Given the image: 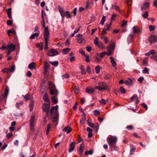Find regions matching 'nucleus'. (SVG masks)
<instances>
[{
  "instance_id": "1",
  "label": "nucleus",
  "mask_w": 157,
  "mask_h": 157,
  "mask_svg": "<svg viewBox=\"0 0 157 157\" xmlns=\"http://www.w3.org/2000/svg\"><path fill=\"white\" fill-rule=\"evenodd\" d=\"M58 109V105L53 106L51 109L50 113L52 116L53 122H57V123L58 122L59 117Z\"/></svg>"
},
{
  "instance_id": "5",
  "label": "nucleus",
  "mask_w": 157,
  "mask_h": 157,
  "mask_svg": "<svg viewBox=\"0 0 157 157\" xmlns=\"http://www.w3.org/2000/svg\"><path fill=\"white\" fill-rule=\"evenodd\" d=\"M35 121L34 117L33 116H32L29 121L30 129L32 131H33L34 130L35 126Z\"/></svg>"
},
{
  "instance_id": "12",
  "label": "nucleus",
  "mask_w": 157,
  "mask_h": 157,
  "mask_svg": "<svg viewBox=\"0 0 157 157\" xmlns=\"http://www.w3.org/2000/svg\"><path fill=\"white\" fill-rule=\"evenodd\" d=\"M90 126L94 128V130L96 131L98 129L99 125L98 123H92Z\"/></svg>"
},
{
  "instance_id": "56",
  "label": "nucleus",
  "mask_w": 157,
  "mask_h": 157,
  "mask_svg": "<svg viewBox=\"0 0 157 157\" xmlns=\"http://www.w3.org/2000/svg\"><path fill=\"white\" fill-rule=\"evenodd\" d=\"M99 42L98 41V39L97 37H96L94 40V43L97 45Z\"/></svg>"
},
{
  "instance_id": "30",
  "label": "nucleus",
  "mask_w": 157,
  "mask_h": 157,
  "mask_svg": "<svg viewBox=\"0 0 157 157\" xmlns=\"http://www.w3.org/2000/svg\"><path fill=\"white\" fill-rule=\"evenodd\" d=\"M134 34L132 33H131L129 35L128 38V42H130L131 41L132 39L134 37Z\"/></svg>"
},
{
  "instance_id": "2",
  "label": "nucleus",
  "mask_w": 157,
  "mask_h": 157,
  "mask_svg": "<svg viewBox=\"0 0 157 157\" xmlns=\"http://www.w3.org/2000/svg\"><path fill=\"white\" fill-rule=\"evenodd\" d=\"M117 140V138L115 136H112L107 139L108 143L112 149L113 148L114 150H115V146Z\"/></svg>"
},
{
  "instance_id": "53",
  "label": "nucleus",
  "mask_w": 157,
  "mask_h": 157,
  "mask_svg": "<svg viewBox=\"0 0 157 157\" xmlns=\"http://www.w3.org/2000/svg\"><path fill=\"white\" fill-rule=\"evenodd\" d=\"M12 136H13V134H12V133L10 132V133H8L6 135V137L8 139H9V138H10Z\"/></svg>"
},
{
  "instance_id": "10",
  "label": "nucleus",
  "mask_w": 157,
  "mask_h": 157,
  "mask_svg": "<svg viewBox=\"0 0 157 157\" xmlns=\"http://www.w3.org/2000/svg\"><path fill=\"white\" fill-rule=\"evenodd\" d=\"M43 111L44 112L47 113V114L48 113V111L49 109V106L47 103L44 104L42 107Z\"/></svg>"
},
{
  "instance_id": "58",
  "label": "nucleus",
  "mask_w": 157,
  "mask_h": 157,
  "mask_svg": "<svg viewBox=\"0 0 157 157\" xmlns=\"http://www.w3.org/2000/svg\"><path fill=\"white\" fill-rule=\"evenodd\" d=\"M99 101L101 104L103 105H105L106 103V101L104 99H103L101 100H100Z\"/></svg>"
},
{
  "instance_id": "43",
  "label": "nucleus",
  "mask_w": 157,
  "mask_h": 157,
  "mask_svg": "<svg viewBox=\"0 0 157 157\" xmlns=\"http://www.w3.org/2000/svg\"><path fill=\"white\" fill-rule=\"evenodd\" d=\"M142 17L144 18H147L148 16V13L147 11H145L144 13L142 14Z\"/></svg>"
},
{
  "instance_id": "25",
  "label": "nucleus",
  "mask_w": 157,
  "mask_h": 157,
  "mask_svg": "<svg viewBox=\"0 0 157 157\" xmlns=\"http://www.w3.org/2000/svg\"><path fill=\"white\" fill-rule=\"evenodd\" d=\"M7 33L9 35H10V33H12L14 34H16L15 31L13 29L8 30Z\"/></svg>"
},
{
  "instance_id": "44",
  "label": "nucleus",
  "mask_w": 157,
  "mask_h": 157,
  "mask_svg": "<svg viewBox=\"0 0 157 157\" xmlns=\"http://www.w3.org/2000/svg\"><path fill=\"white\" fill-rule=\"evenodd\" d=\"M52 101L54 103H57L58 102L57 100L56 99V98L55 96H53L52 97Z\"/></svg>"
},
{
  "instance_id": "59",
  "label": "nucleus",
  "mask_w": 157,
  "mask_h": 157,
  "mask_svg": "<svg viewBox=\"0 0 157 157\" xmlns=\"http://www.w3.org/2000/svg\"><path fill=\"white\" fill-rule=\"evenodd\" d=\"M127 21H123L122 24H121V26L122 27H123L125 26L127 24Z\"/></svg>"
},
{
  "instance_id": "42",
  "label": "nucleus",
  "mask_w": 157,
  "mask_h": 157,
  "mask_svg": "<svg viewBox=\"0 0 157 157\" xmlns=\"http://www.w3.org/2000/svg\"><path fill=\"white\" fill-rule=\"evenodd\" d=\"M25 101H27L29 99L30 95L29 94H27L25 95L24 97Z\"/></svg>"
},
{
  "instance_id": "34",
  "label": "nucleus",
  "mask_w": 157,
  "mask_h": 157,
  "mask_svg": "<svg viewBox=\"0 0 157 157\" xmlns=\"http://www.w3.org/2000/svg\"><path fill=\"white\" fill-rule=\"evenodd\" d=\"M23 102L20 101L19 102L17 103L16 104V107L18 109H19L20 106L22 105Z\"/></svg>"
},
{
  "instance_id": "18",
  "label": "nucleus",
  "mask_w": 157,
  "mask_h": 157,
  "mask_svg": "<svg viewBox=\"0 0 157 157\" xmlns=\"http://www.w3.org/2000/svg\"><path fill=\"white\" fill-rule=\"evenodd\" d=\"M110 59L111 60L110 62L112 64V66L114 67H116L117 64L116 62L113 57H110Z\"/></svg>"
},
{
  "instance_id": "39",
  "label": "nucleus",
  "mask_w": 157,
  "mask_h": 157,
  "mask_svg": "<svg viewBox=\"0 0 157 157\" xmlns=\"http://www.w3.org/2000/svg\"><path fill=\"white\" fill-rule=\"evenodd\" d=\"M49 62L52 65L56 66L58 65V62L57 61H55L53 62Z\"/></svg>"
},
{
  "instance_id": "29",
  "label": "nucleus",
  "mask_w": 157,
  "mask_h": 157,
  "mask_svg": "<svg viewBox=\"0 0 157 157\" xmlns=\"http://www.w3.org/2000/svg\"><path fill=\"white\" fill-rule=\"evenodd\" d=\"M111 75L109 74H106L105 75L104 78L106 80H109L111 78Z\"/></svg>"
},
{
  "instance_id": "28",
  "label": "nucleus",
  "mask_w": 157,
  "mask_h": 157,
  "mask_svg": "<svg viewBox=\"0 0 157 157\" xmlns=\"http://www.w3.org/2000/svg\"><path fill=\"white\" fill-rule=\"evenodd\" d=\"M70 50L71 49L68 48L64 49L63 50V53L64 54H67Z\"/></svg>"
},
{
  "instance_id": "35",
  "label": "nucleus",
  "mask_w": 157,
  "mask_h": 157,
  "mask_svg": "<svg viewBox=\"0 0 157 157\" xmlns=\"http://www.w3.org/2000/svg\"><path fill=\"white\" fill-rule=\"evenodd\" d=\"M143 64L145 66H146L147 65L148 58L147 57H146L143 61Z\"/></svg>"
},
{
  "instance_id": "62",
  "label": "nucleus",
  "mask_w": 157,
  "mask_h": 157,
  "mask_svg": "<svg viewBox=\"0 0 157 157\" xmlns=\"http://www.w3.org/2000/svg\"><path fill=\"white\" fill-rule=\"evenodd\" d=\"M15 69V65H13L11 68L10 69V71L13 72Z\"/></svg>"
},
{
  "instance_id": "17",
  "label": "nucleus",
  "mask_w": 157,
  "mask_h": 157,
  "mask_svg": "<svg viewBox=\"0 0 157 157\" xmlns=\"http://www.w3.org/2000/svg\"><path fill=\"white\" fill-rule=\"evenodd\" d=\"M39 32H38V33H33L31 36H30V39H33L35 38H37L39 36Z\"/></svg>"
},
{
  "instance_id": "11",
  "label": "nucleus",
  "mask_w": 157,
  "mask_h": 157,
  "mask_svg": "<svg viewBox=\"0 0 157 157\" xmlns=\"http://www.w3.org/2000/svg\"><path fill=\"white\" fill-rule=\"evenodd\" d=\"M6 49H9V50L13 52L15 50V47L13 44H10L7 45Z\"/></svg>"
},
{
  "instance_id": "13",
  "label": "nucleus",
  "mask_w": 157,
  "mask_h": 157,
  "mask_svg": "<svg viewBox=\"0 0 157 157\" xmlns=\"http://www.w3.org/2000/svg\"><path fill=\"white\" fill-rule=\"evenodd\" d=\"M94 89L91 87H88L86 89V92L89 94H91L94 92Z\"/></svg>"
},
{
  "instance_id": "60",
  "label": "nucleus",
  "mask_w": 157,
  "mask_h": 157,
  "mask_svg": "<svg viewBox=\"0 0 157 157\" xmlns=\"http://www.w3.org/2000/svg\"><path fill=\"white\" fill-rule=\"evenodd\" d=\"M13 23V21L11 20H9L7 21V24L9 26L11 25Z\"/></svg>"
},
{
  "instance_id": "19",
  "label": "nucleus",
  "mask_w": 157,
  "mask_h": 157,
  "mask_svg": "<svg viewBox=\"0 0 157 157\" xmlns=\"http://www.w3.org/2000/svg\"><path fill=\"white\" fill-rule=\"evenodd\" d=\"M11 8H9L7 10V14L8 17L10 19H12V17L11 16Z\"/></svg>"
},
{
  "instance_id": "7",
  "label": "nucleus",
  "mask_w": 157,
  "mask_h": 157,
  "mask_svg": "<svg viewBox=\"0 0 157 157\" xmlns=\"http://www.w3.org/2000/svg\"><path fill=\"white\" fill-rule=\"evenodd\" d=\"M58 54L57 51L54 49L49 50L48 53V55L49 56H54Z\"/></svg>"
},
{
  "instance_id": "9",
  "label": "nucleus",
  "mask_w": 157,
  "mask_h": 157,
  "mask_svg": "<svg viewBox=\"0 0 157 157\" xmlns=\"http://www.w3.org/2000/svg\"><path fill=\"white\" fill-rule=\"evenodd\" d=\"M148 40L151 44H152L153 42H157V37L154 35H152L149 37Z\"/></svg>"
},
{
  "instance_id": "15",
  "label": "nucleus",
  "mask_w": 157,
  "mask_h": 157,
  "mask_svg": "<svg viewBox=\"0 0 157 157\" xmlns=\"http://www.w3.org/2000/svg\"><path fill=\"white\" fill-rule=\"evenodd\" d=\"M75 142H73L70 145V147L69 149V152H71L74 150L75 148Z\"/></svg>"
},
{
  "instance_id": "23",
  "label": "nucleus",
  "mask_w": 157,
  "mask_h": 157,
  "mask_svg": "<svg viewBox=\"0 0 157 157\" xmlns=\"http://www.w3.org/2000/svg\"><path fill=\"white\" fill-rule=\"evenodd\" d=\"M132 80L130 78L125 81V83L127 85H131L132 84Z\"/></svg>"
},
{
  "instance_id": "4",
  "label": "nucleus",
  "mask_w": 157,
  "mask_h": 157,
  "mask_svg": "<svg viewBox=\"0 0 157 157\" xmlns=\"http://www.w3.org/2000/svg\"><path fill=\"white\" fill-rule=\"evenodd\" d=\"M49 89L50 90V94L51 95H53L55 94H57L58 91L56 89L55 86L53 85L51 82H49Z\"/></svg>"
},
{
  "instance_id": "50",
  "label": "nucleus",
  "mask_w": 157,
  "mask_h": 157,
  "mask_svg": "<svg viewBox=\"0 0 157 157\" xmlns=\"http://www.w3.org/2000/svg\"><path fill=\"white\" fill-rule=\"evenodd\" d=\"M93 153V151L92 150H90L89 151H86L85 153V154L86 155H88V154L92 155Z\"/></svg>"
},
{
  "instance_id": "54",
  "label": "nucleus",
  "mask_w": 157,
  "mask_h": 157,
  "mask_svg": "<svg viewBox=\"0 0 157 157\" xmlns=\"http://www.w3.org/2000/svg\"><path fill=\"white\" fill-rule=\"evenodd\" d=\"M86 49L87 51L89 52H91V47L90 46H88L86 47Z\"/></svg>"
},
{
  "instance_id": "49",
  "label": "nucleus",
  "mask_w": 157,
  "mask_h": 157,
  "mask_svg": "<svg viewBox=\"0 0 157 157\" xmlns=\"http://www.w3.org/2000/svg\"><path fill=\"white\" fill-rule=\"evenodd\" d=\"M120 91L123 94H125L126 93V91L125 89L122 86H121L120 87Z\"/></svg>"
},
{
  "instance_id": "36",
  "label": "nucleus",
  "mask_w": 157,
  "mask_h": 157,
  "mask_svg": "<svg viewBox=\"0 0 157 157\" xmlns=\"http://www.w3.org/2000/svg\"><path fill=\"white\" fill-rule=\"evenodd\" d=\"M84 117L82 118V119L80 121V122L82 124H83L84 123L86 119V114L85 113H84Z\"/></svg>"
},
{
  "instance_id": "20",
  "label": "nucleus",
  "mask_w": 157,
  "mask_h": 157,
  "mask_svg": "<svg viewBox=\"0 0 157 157\" xmlns=\"http://www.w3.org/2000/svg\"><path fill=\"white\" fill-rule=\"evenodd\" d=\"M63 131L66 132L67 133H68L71 131V129L69 127H66L63 129Z\"/></svg>"
},
{
  "instance_id": "51",
  "label": "nucleus",
  "mask_w": 157,
  "mask_h": 157,
  "mask_svg": "<svg viewBox=\"0 0 157 157\" xmlns=\"http://www.w3.org/2000/svg\"><path fill=\"white\" fill-rule=\"evenodd\" d=\"M126 128L129 130H132L134 129V128L133 126L130 125L127 126L126 127Z\"/></svg>"
},
{
  "instance_id": "38",
  "label": "nucleus",
  "mask_w": 157,
  "mask_h": 157,
  "mask_svg": "<svg viewBox=\"0 0 157 157\" xmlns=\"http://www.w3.org/2000/svg\"><path fill=\"white\" fill-rule=\"evenodd\" d=\"M79 43H81L84 40V39L83 37L78 38L76 39Z\"/></svg>"
},
{
  "instance_id": "55",
  "label": "nucleus",
  "mask_w": 157,
  "mask_h": 157,
  "mask_svg": "<svg viewBox=\"0 0 157 157\" xmlns=\"http://www.w3.org/2000/svg\"><path fill=\"white\" fill-rule=\"evenodd\" d=\"M94 115L97 116L99 114L100 112L97 110H95L94 111Z\"/></svg>"
},
{
  "instance_id": "48",
  "label": "nucleus",
  "mask_w": 157,
  "mask_h": 157,
  "mask_svg": "<svg viewBox=\"0 0 157 157\" xmlns=\"http://www.w3.org/2000/svg\"><path fill=\"white\" fill-rule=\"evenodd\" d=\"M69 77H70L69 75L67 74H65L62 75V77L63 79H64V78H68Z\"/></svg>"
},
{
  "instance_id": "52",
  "label": "nucleus",
  "mask_w": 157,
  "mask_h": 157,
  "mask_svg": "<svg viewBox=\"0 0 157 157\" xmlns=\"http://www.w3.org/2000/svg\"><path fill=\"white\" fill-rule=\"evenodd\" d=\"M149 30L150 31H152L154 30L155 26L152 25H150L149 26Z\"/></svg>"
},
{
  "instance_id": "41",
  "label": "nucleus",
  "mask_w": 157,
  "mask_h": 157,
  "mask_svg": "<svg viewBox=\"0 0 157 157\" xmlns=\"http://www.w3.org/2000/svg\"><path fill=\"white\" fill-rule=\"evenodd\" d=\"M74 92L75 94H77L79 92V89L78 87V86L75 87V88L74 89Z\"/></svg>"
},
{
  "instance_id": "8",
  "label": "nucleus",
  "mask_w": 157,
  "mask_h": 157,
  "mask_svg": "<svg viewBox=\"0 0 157 157\" xmlns=\"http://www.w3.org/2000/svg\"><path fill=\"white\" fill-rule=\"evenodd\" d=\"M149 3L148 2L144 3L140 6L141 10H147L149 7Z\"/></svg>"
},
{
  "instance_id": "47",
  "label": "nucleus",
  "mask_w": 157,
  "mask_h": 157,
  "mask_svg": "<svg viewBox=\"0 0 157 157\" xmlns=\"http://www.w3.org/2000/svg\"><path fill=\"white\" fill-rule=\"evenodd\" d=\"M49 66V64L46 61L45 62L44 69H48Z\"/></svg>"
},
{
  "instance_id": "64",
  "label": "nucleus",
  "mask_w": 157,
  "mask_h": 157,
  "mask_svg": "<svg viewBox=\"0 0 157 157\" xmlns=\"http://www.w3.org/2000/svg\"><path fill=\"white\" fill-rule=\"evenodd\" d=\"M106 54L105 52H103L101 53L100 54V56L101 58H103Z\"/></svg>"
},
{
  "instance_id": "16",
  "label": "nucleus",
  "mask_w": 157,
  "mask_h": 157,
  "mask_svg": "<svg viewBox=\"0 0 157 157\" xmlns=\"http://www.w3.org/2000/svg\"><path fill=\"white\" fill-rule=\"evenodd\" d=\"M132 29L133 32L134 33H137L140 32V29L137 26H134L133 27Z\"/></svg>"
},
{
  "instance_id": "14",
  "label": "nucleus",
  "mask_w": 157,
  "mask_h": 157,
  "mask_svg": "<svg viewBox=\"0 0 157 157\" xmlns=\"http://www.w3.org/2000/svg\"><path fill=\"white\" fill-rule=\"evenodd\" d=\"M63 16H62V17L63 18V19L65 16L68 18H70L71 17V16L70 14V12L68 11L65 12L63 14Z\"/></svg>"
},
{
  "instance_id": "31",
  "label": "nucleus",
  "mask_w": 157,
  "mask_h": 157,
  "mask_svg": "<svg viewBox=\"0 0 157 157\" xmlns=\"http://www.w3.org/2000/svg\"><path fill=\"white\" fill-rule=\"evenodd\" d=\"M137 96L136 94H134L132 96L130 100L131 101H133L134 100L137 99Z\"/></svg>"
},
{
  "instance_id": "32",
  "label": "nucleus",
  "mask_w": 157,
  "mask_h": 157,
  "mask_svg": "<svg viewBox=\"0 0 157 157\" xmlns=\"http://www.w3.org/2000/svg\"><path fill=\"white\" fill-rule=\"evenodd\" d=\"M115 48V44L113 43H112L110 45L109 50L113 51L114 49Z\"/></svg>"
},
{
  "instance_id": "6",
  "label": "nucleus",
  "mask_w": 157,
  "mask_h": 157,
  "mask_svg": "<svg viewBox=\"0 0 157 157\" xmlns=\"http://www.w3.org/2000/svg\"><path fill=\"white\" fill-rule=\"evenodd\" d=\"M49 32L48 27L45 28L44 32V40H48Z\"/></svg>"
},
{
  "instance_id": "22",
  "label": "nucleus",
  "mask_w": 157,
  "mask_h": 157,
  "mask_svg": "<svg viewBox=\"0 0 157 157\" xmlns=\"http://www.w3.org/2000/svg\"><path fill=\"white\" fill-rule=\"evenodd\" d=\"M111 8L117 10L119 11V13H121V11L120 10L119 6L116 5L115 4L112 5Z\"/></svg>"
},
{
  "instance_id": "45",
  "label": "nucleus",
  "mask_w": 157,
  "mask_h": 157,
  "mask_svg": "<svg viewBox=\"0 0 157 157\" xmlns=\"http://www.w3.org/2000/svg\"><path fill=\"white\" fill-rule=\"evenodd\" d=\"M142 72L143 73H147L148 74L149 73V70L147 67H144V69L142 71Z\"/></svg>"
},
{
  "instance_id": "61",
  "label": "nucleus",
  "mask_w": 157,
  "mask_h": 157,
  "mask_svg": "<svg viewBox=\"0 0 157 157\" xmlns=\"http://www.w3.org/2000/svg\"><path fill=\"white\" fill-rule=\"evenodd\" d=\"M151 58L157 61V55L152 56L151 57Z\"/></svg>"
},
{
  "instance_id": "57",
  "label": "nucleus",
  "mask_w": 157,
  "mask_h": 157,
  "mask_svg": "<svg viewBox=\"0 0 157 157\" xmlns=\"http://www.w3.org/2000/svg\"><path fill=\"white\" fill-rule=\"evenodd\" d=\"M142 106L145 109L147 110L148 109V107L147 105L144 103H143L141 104Z\"/></svg>"
},
{
  "instance_id": "33",
  "label": "nucleus",
  "mask_w": 157,
  "mask_h": 157,
  "mask_svg": "<svg viewBox=\"0 0 157 157\" xmlns=\"http://www.w3.org/2000/svg\"><path fill=\"white\" fill-rule=\"evenodd\" d=\"M96 45L100 49H103L104 48L102 43L101 42H99Z\"/></svg>"
},
{
  "instance_id": "46",
  "label": "nucleus",
  "mask_w": 157,
  "mask_h": 157,
  "mask_svg": "<svg viewBox=\"0 0 157 157\" xmlns=\"http://www.w3.org/2000/svg\"><path fill=\"white\" fill-rule=\"evenodd\" d=\"M105 17L104 16L102 17V19L101 20L100 24L102 25H103L104 24V22L105 21Z\"/></svg>"
},
{
  "instance_id": "24",
  "label": "nucleus",
  "mask_w": 157,
  "mask_h": 157,
  "mask_svg": "<svg viewBox=\"0 0 157 157\" xmlns=\"http://www.w3.org/2000/svg\"><path fill=\"white\" fill-rule=\"evenodd\" d=\"M44 96L43 97L44 100L46 102L49 101V100L48 97V96L46 92L44 93Z\"/></svg>"
},
{
  "instance_id": "26",
  "label": "nucleus",
  "mask_w": 157,
  "mask_h": 157,
  "mask_svg": "<svg viewBox=\"0 0 157 157\" xmlns=\"http://www.w3.org/2000/svg\"><path fill=\"white\" fill-rule=\"evenodd\" d=\"M33 101H30L29 104V110L31 112L33 110Z\"/></svg>"
},
{
  "instance_id": "63",
  "label": "nucleus",
  "mask_w": 157,
  "mask_h": 157,
  "mask_svg": "<svg viewBox=\"0 0 157 157\" xmlns=\"http://www.w3.org/2000/svg\"><path fill=\"white\" fill-rule=\"evenodd\" d=\"M144 79L143 77H140L138 79V81L140 83H141Z\"/></svg>"
},
{
  "instance_id": "3",
  "label": "nucleus",
  "mask_w": 157,
  "mask_h": 157,
  "mask_svg": "<svg viewBox=\"0 0 157 157\" xmlns=\"http://www.w3.org/2000/svg\"><path fill=\"white\" fill-rule=\"evenodd\" d=\"M95 89L101 91L103 90H108L109 88L107 85L103 82H101L98 83V86H96Z\"/></svg>"
},
{
  "instance_id": "40",
  "label": "nucleus",
  "mask_w": 157,
  "mask_h": 157,
  "mask_svg": "<svg viewBox=\"0 0 157 157\" xmlns=\"http://www.w3.org/2000/svg\"><path fill=\"white\" fill-rule=\"evenodd\" d=\"M2 71L4 73H9L10 72V69L8 68H5L2 70Z\"/></svg>"
},
{
  "instance_id": "27",
  "label": "nucleus",
  "mask_w": 157,
  "mask_h": 157,
  "mask_svg": "<svg viewBox=\"0 0 157 157\" xmlns=\"http://www.w3.org/2000/svg\"><path fill=\"white\" fill-rule=\"evenodd\" d=\"M59 7V13H60L61 16H63V14L64 13V10L63 9L61 8L59 6H58Z\"/></svg>"
},
{
  "instance_id": "37",
  "label": "nucleus",
  "mask_w": 157,
  "mask_h": 157,
  "mask_svg": "<svg viewBox=\"0 0 157 157\" xmlns=\"http://www.w3.org/2000/svg\"><path fill=\"white\" fill-rule=\"evenodd\" d=\"M101 67L99 66H97L96 67L95 69L96 73L98 74L99 73Z\"/></svg>"
},
{
  "instance_id": "21",
  "label": "nucleus",
  "mask_w": 157,
  "mask_h": 157,
  "mask_svg": "<svg viewBox=\"0 0 157 157\" xmlns=\"http://www.w3.org/2000/svg\"><path fill=\"white\" fill-rule=\"evenodd\" d=\"M35 63L33 62L29 65L28 68L30 69H35Z\"/></svg>"
}]
</instances>
